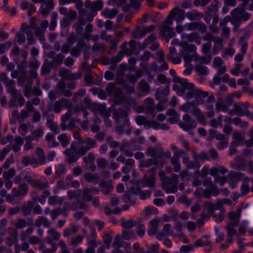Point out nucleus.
Listing matches in <instances>:
<instances>
[{
	"mask_svg": "<svg viewBox=\"0 0 253 253\" xmlns=\"http://www.w3.org/2000/svg\"><path fill=\"white\" fill-rule=\"evenodd\" d=\"M159 222V221L157 219H153L149 221V228L148 230V234L149 236H153L156 233L158 229Z\"/></svg>",
	"mask_w": 253,
	"mask_h": 253,
	"instance_id": "052dcab7",
	"label": "nucleus"
},
{
	"mask_svg": "<svg viewBox=\"0 0 253 253\" xmlns=\"http://www.w3.org/2000/svg\"><path fill=\"white\" fill-rule=\"evenodd\" d=\"M44 134V131L43 127L41 125H39L35 129L32 131V135L30 136L33 138V140L38 141L43 136Z\"/></svg>",
	"mask_w": 253,
	"mask_h": 253,
	"instance_id": "5fc2aeb1",
	"label": "nucleus"
},
{
	"mask_svg": "<svg viewBox=\"0 0 253 253\" xmlns=\"http://www.w3.org/2000/svg\"><path fill=\"white\" fill-rule=\"evenodd\" d=\"M73 115V111L71 110H68L66 113L63 115L61 117V126L62 130L72 129L75 127L76 123H79L78 120H75L73 119L70 120L68 125H66L68 119Z\"/></svg>",
	"mask_w": 253,
	"mask_h": 253,
	"instance_id": "b1692460",
	"label": "nucleus"
},
{
	"mask_svg": "<svg viewBox=\"0 0 253 253\" xmlns=\"http://www.w3.org/2000/svg\"><path fill=\"white\" fill-rule=\"evenodd\" d=\"M171 12L172 16L177 23L182 22L186 17L184 11L178 7L173 8Z\"/></svg>",
	"mask_w": 253,
	"mask_h": 253,
	"instance_id": "de8ad7c7",
	"label": "nucleus"
},
{
	"mask_svg": "<svg viewBox=\"0 0 253 253\" xmlns=\"http://www.w3.org/2000/svg\"><path fill=\"white\" fill-rule=\"evenodd\" d=\"M112 118L118 122L120 121L121 119H123V125L117 126L116 129L118 133H126L129 134L130 133V124L126 111L118 109L114 112Z\"/></svg>",
	"mask_w": 253,
	"mask_h": 253,
	"instance_id": "9b49d317",
	"label": "nucleus"
},
{
	"mask_svg": "<svg viewBox=\"0 0 253 253\" xmlns=\"http://www.w3.org/2000/svg\"><path fill=\"white\" fill-rule=\"evenodd\" d=\"M124 52L123 50L120 51L116 55L112 57L111 60L108 57H103L101 59L102 62L104 64H116L120 62L124 57Z\"/></svg>",
	"mask_w": 253,
	"mask_h": 253,
	"instance_id": "79ce46f5",
	"label": "nucleus"
},
{
	"mask_svg": "<svg viewBox=\"0 0 253 253\" xmlns=\"http://www.w3.org/2000/svg\"><path fill=\"white\" fill-rule=\"evenodd\" d=\"M228 178L230 187L232 189L236 187L237 183L239 181H245L246 179H248V177L246 176L245 174L234 171H230L228 173Z\"/></svg>",
	"mask_w": 253,
	"mask_h": 253,
	"instance_id": "393cba45",
	"label": "nucleus"
},
{
	"mask_svg": "<svg viewBox=\"0 0 253 253\" xmlns=\"http://www.w3.org/2000/svg\"><path fill=\"white\" fill-rule=\"evenodd\" d=\"M174 81L179 83L180 86L177 84L172 85V89L176 91L177 95L182 96L183 99L187 101L192 98L193 95L197 96L200 94L206 96L205 91H204L196 86L191 83H189L188 80L177 77L174 78Z\"/></svg>",
	"mask_w": 253,
	"mask_h": 253,
	"instance_id": "7ed1b4c3",
	"label": "nucleus"
},
{
	"mask_svg": "<svg viewBox=\"0 0 253 253\" xmlns=\"http://www.w3.org/2000/svg\"><path fill=\"white\" fill-rule=\"evenodd\" d=\"M232 137L234 141L233 144L236 146H243L245 143V137L244 132L240 131H235L232 134Z\"/></svg>",
	"mask_w": 253,
	"mask_h": 253,
	"instance_id": "37998d69",
	"label": "nucleus"
},
{
	"mask_svg": "<svg viewBox=\"0 0 253 253\" xmlns=\"http://www.w3.org/2000/svg\"><path fill=\"white\" fill-rule=\"evenodd\" d=\"M122 237L124 239L127 241L134 240L136 237L135 232L131 229H123Z\"/></svg>",
	"mask_w": 253,
	"mask_h": 253,
	"instance_id": "0e129e2a",
	"label": "nucleus"
},
{
	"mask_svg": "<svg viewBox=\"0 0 253 253\" xmlns=\"http://www.w3.org/2000/svg\"><path fill=\"white\" fill-rule=\"evenodd\" d=\"M133 71H129V73L126 74V79L130 83L132 84L134 86V84L138 81V80L143 76L144 72L141 69H137L135 71L134 73H133Z\"/></svg>",
	"mask_w": 253,
	"mask_h": 253,
	"instance_id": "72a5a7b5",
	"label": "nucleus"
},
{
	"mask_svg": "<svg viewBox=\"0 0 253 253\" xmlns=\"http://www.w3.org/2000/svg\"><path fill=\"white\" fill-rule=\"evenodd\" d=\"M26 36H27L28 44H33L34 43V32L29 25L23 24L20 31L17 33L16 35L17 42L19 44L21 45L25 42Z\"/></svg>",
	"mask_w": 253,
	"mask_h": 253,
	"instance_id": "2eb2a0df",
	"label": "nucleus"
},
{
	"mask_svg": "<svg viewBox=\"0 0 253 253\" xmlns=\"http://www.w3.org/2000/svg\"><path fill=\"white\" fill-rule=\"evenodd\" d=\"M102 192L106 195L113 190V185L111 181H101L99 184Z\"/></svg>",
	"mask_w": 253,
	"mask_h": 253,
	"instance_id": "bf43d9fd",
	"label": "nucleus"
},
{
	"mask_svg": "<svg viewBox=\"0 0 253 253\" xmlns=\"http://www.w3.org/2000/svg\"><path fill=\"white\" fill-rule=\"evenodd\" d=\"M99 190L95 188H84L83 189L82 198L86 202H89L91 201L92 195L98 194Z\"/></svg>",
	"mask_w": 253,
	"mask_h": 253,
	"instance_id": "09e8293b",
	"label": "nucleus"
},
{
	"mask_svg": "<svg viewBox=\"0 0 253 253\" xmlns=\"http://www.w3.org/2000/svg\"><path fill=\"white\" fill-rule=\"evenodd\" d=\"M156 170L155 168H152L149 170V176L147 177V174L143 176V180H140L137 182V186L142 187H153L155 185L156 178Z\"/></svg>",
	"mask_w": 253,
	"mask_h": 253,
	"instance_id": "aec40b11",
	"label": "nucleus"
},
{
	"mask_svg": "<svg viewBox=\"0 0 253 253\" xmlns=\"http://www.w3.org/2000/svg\"><path fill=\"white\" fill-rule=\"evenodd\" d=\"M153 165L158 166L159 161L158 160L150 158L145 161L143 160L142 162H141L139 164V168L141 171H143V168H149Z\"/></svg>",
	"mask_w": 253,
	"mask_h": 253,
	"instance_id": "4d7b16f0",
	"label": "nucleus"
},
{
	"mask_svg": "<svg viewBox=\"0 0 253 253\" xmlns=\"http://www.w3.org/2000/svg\"><path fill=\"white\" fill-rule=\"evenodd\" d=\"M132 107L138 113L145 112L148 114H153L156 110L154 100L150 97H147L143 101V106Z\"/></svg>",
	"mask_w": 253,
	"mask_h": 253,
	"instance_id": "f3484780",
	"label": "nucleus"
},
{
	"mask_svg": "<svg viewBox=\"0 0 253 253\" xmlns=\"http://www.w3.org/2000/svg\"><path fill=\"white\" fill-rule=\"evenodd\" d=\"M78 42L77 45L70 50V54L75 57H78L80 54L82 49L85 45V42L83 39L77 40Z\"/></svg>",
	"mask_w": 253,
	"mask_h": 253,
	"instance_id": "8fccbe9b",
	"label": "nucleus"
},
{
	"mask_svg": "<svg viewBox=\"0 0 253 253\" xmlns=\"http://www.w3.org/2000/svg\"><path fill=\"white\" fill-rule=\"evenodd\" d=\"M23 179L34 188L43 190L48 186L47 183L42 182L40 180L33 179L30 175L26 174L23 177Z\"/></svg>",
	"mask_w": 253,
	"mask_h": 253,
	"instance_id": "c756f323",
	"label": "nucleus"
},
{
	"mask_svg": "<svg viewBox=\"0 0 253 253\" xmlns=\"http://www.w3.org/2000/svg\"><path fill=\"white\" fill-rule=\"evenodd\" d=\"M205 92L206 93L205 96L200 93L197 96L193 95L192 98H194V100L186 102L179 108L180 110L185 113H191L197 121L202 125H206L207 119L204 113L197 106L202 105L203 103V99L206 98L209 95L207 91Z\"/></svg>",
	"mask_w": 253,
	"mask_h": 253,
	"instance_id": "39448f33",
	"label": "nucleus"
},
{
	"mask_svg": "<svg viewBox=\"0 0 253 253\" xmlns=\"http://www.w3.org/2000/svg\"><path fill=\"white\" fill-rule=\"evenodd\" d=\"M213 47L212 52L216 55L223 47V39L218 36H214L213 38Z\"/></svg>",
	"mask_w": 253,
	"mask_h": 253,
	"instance_id": "a18cd8bd",
	"label": "nucleus"
},
{
	"mask_svg": "<svg viewBox=\"0 0 253 253\" xmlns=\"http://www.w3.org/2000/svg\"><path fill=\"white\" fill-rule=\"evenodd\" d=\"M157 55L158 58V62L159 63L161 64V65L158 66L156 63L153 62L150 65L151 70L154 72H161L164 70H168L169 66L165 61L164 52L162 50H158L157 52Z\"/></svg>",
	"mask_w": 253,
	"mask_h": 253,
	"instance_id": "5701e85b",
	"label": "nucleus"
},
{
	"mask_svg": "<svg viewBox=\"0 0 253 253\" xmlns=\"http://www.w3.org/2000/svg\"><path fill=\"white\" fill-rule=\"evenodd\" d=\"M48 143V146L49 148L56 147L58 146V143L55 141V135L48 133L45 138Z\"/></svg>",
	"mask_w": 253,
	"mask_h": 253,
	"instance_id": "338daca9",
	"label": "nucleus"
},
{
	"mask_svg": "<svg viewBox=\"0 0 253 253\" xmlns=\"http://www.w3.org/2000/svg\"><path fill=\"white\" fill-rule=\"evenodd\" d=\"M238 0L241 1L242 3L231 11V23L233 25H238L241 21H246L248 20L251 17L250 14L245 11L246 6L248 4L250 5V0ZM249 9H250V8Z\"/></svg>",
	"mask_w": 253,
	"mask_h": 253,
	"instance_id": "6e6552de",
	"label": "nucleus"
},
{
	"mask_svg": "<svg viewBox=\"0 0 253 253\" xmlns=\"http://www.w3.org/2000/svg\"><path fill=\"white\" fill-rule=\"evenodd\" d=\"M128 67L125 63L120 65V70L116 73L115 82L117 84L123 85L127 92L132 93L134 92L135 88L133 86H127V83L124 79L125 71L128 70Z\"/></svg>",
	"mask_w": 253,
	"mask_h": 253,
	"instance_id": "dca6fc26",
	"label": "nucleus"
},
{
	"mask_svg": "<svg viewBox=\"0 0 253 253\" xmlns=\"http://www.w3.org/2000/svg\"><path fill=\"white\" fill-rule=\"evenodd\" d=\"M178 125L183 130L192 134V130L196 127L197 123L194 120L191 119L189 115L184 114L182 117V121L179 122Z\"/></svg>",
	"mask_w": 253,
	"mask_h": 253,
	"instance_id": "412c9836",
	"label": "nucleus"
},
{
	"mask_svg": "<svg viewBox=\"0 0 253 253\" xmlns=\"http://www.w3.org/2000/svg\"><path fill=\"white\" fill-rule=\"evenodd\" d=\"M3 82L7 91L11 94L13 97H16L17 91L15 87V82L10 80H6L5 81H3Z\"/></svg>",
	"mask_w": 253,
	"mask_h": 253,
	"instance_id": "6e6d98bb",
	"label": "nucleus"
},
{
	"mask_svg": "<svg viewBox=\"0 0 253 253\" xmlns=\"http://www.w3.org/2000/svg\"><path fill=\"white\" fill-rule=\"evenodd\" d=\"M29 183H25L23 181L22 183L19 185L18 188H13L11 190V193L16 197H24L28 193L29 191Z\"/></svg>",
	"mask_w": 253,
	"mask_h": 253,
	"instance_id": "7c9ffc66",
	"label": "nucleus"
},
{
	"mask_svg": "<svg viewBox=\"0 0 253 253\" xmlns=\"http://www.w3.org/2000/svg\"><path fill=\"white\" fill-rule=\"evenodd\" d=\"M85 92V89H80L74 94L73 98V102L67 99L62 98L56 101L54 103L53 102H49L47 104V110L48 111H53L55 113H59L63 109L71 107L74 103L81 101L82 98L84 95Z\"/></svg>",
	"mask_w": 253,
	"mask_h": 253,
	"instance_id": "423d86ee",
	"label": "nucleus"
},
{
	"mask_svg": "<svg viewBox=\"0 0 253 253\" xmlns=\"http://www.w3.org/2000/svg\"><path fill=\"white\" fill-rule=\"evenodd\" d=\"M41 3V13L44 16L48 15L54 7V4L52 0H45L44 2Z\"/></svg>",
	"mask_w": 253,
	"mask_h": 253,
	"instance_id": "58836bf2",
	"label": "nucleus"
},
{
	"mask_svg": "<svg viewBox=\"0 0 253 253\" xmlns=\"http://www.w3.org/2000/svg\"><path fill=\"white\" fill-rule=\"evenodd\" d=\"M157 38L156 35L151 34L143 42L138 43L137 47L140 50H144L148 47L151 50H156L160 46L159 43L155 41Z\"/></svg>",
	"mask_w": 253,
	"mask_h": 253,
	"instance_id": "4be33fe9",
	"label": "nucleus"
},
{
	"mask_svg": "<svg viewBox=\"0 0 253 253\" xmlns=\"http://www.w3.org/2000/svg\"><path fill=\"white\" fill-rule=\"evenodd\" d=\"M78 143L73 142L70 148L67 149L64 151V154L68 157V162L69 163H74L77 161L78 159L85 155L87 151L93 148L97 147L96 142L93 139L87 137L83 140H80V145L82 146L77 148Z\"/></svg>",
	"mask_w": 253,
	"mask_h": 253,
	"instance_id": "f03ea898",
	"label": "nucleus"
},
{
	"mask_svg": "<svg viewBox=\"0 0 253 253\" xmlns=\"http://www.w3.org/2000/svg\"><path fill=\"white\" fill-rule=\"evenodd\" d=\"M173 17L171 14V12L169 14L164 22L160 25V36L162 38L165 39L167 42L175 36L174 29L170 26L173 24Z\"/></svg>",
	"mask_w": 253,
	"mask_h": 253,
	"instance_id": "f8f14e48",
	"label": "nucleus"
},
{
	"mask_svg": "<svg viewBox=\"0 0 253 253\" xmlns=\"http://www.w3.org/2000/svg\"><path fill=\"white\" fill-rule=\"evenodd\" d=\"M95 160V155L93 153H89L86 156L83 158V160L86 168L92 171H94L96 169V167L94 164Z\"/></svg>",
	"mask_w": 253,
	"mask_h": 253,
	"instance_id": "e433bc0d",
	"label": "nucleus"
},
{
	"mask_svg": "<svg viewBox=\"0 0 253 253\" xmlns=\"http://www.w3.org/2000/svg\"><path fill=\"white\" fill-rule=\"evenodd\" d=\"M84 102L85 107L95 114L99 113L101 117H110V111L106 109L105 104L92 102L88 96L84 97Z\"/></svg>",
	"mask_w": 253,
	"mask_h": 253,
	"instance_id": "ddd939ff",
	"label": "nucleus"
},
{
	"mask_svg": "<svg viewBox=\"0 0 253 253\" xmlns=\"http://www.w3.org/2000/svg\"><path fill=\"white\" fill-rule=\"evenodd\" d=\"M47 233L48 236L46 238L45 242L48 244H55L53 242L58 240L61 237V234L53 228L49 229Z\"/></svg>",
	"mask_w": 253,
	"mask_h": 253,
	"instance_id": "c03bdc74",
	"label": "nucleus"
},
{
	"mask_svg": "<svg viewBox=\"0 0 253 253\" xmlns=\"http://www.w3.org/2000/svg\"><path fill=\"white\" fill-rule=\"evenodd\" d=\"M33 81H30L25 85L24 95L28 98L31 96L32 93L37 96H40L42 93L41 89L38 87H34L32 92L31 87Z\"/></svg>",
	"mask_w": 253,
	"mask_h": 253,
	"instance_id": "c9c22d12",
	"label": "nucleus"
},
{
	"mask_svg": "<svg viewBox=\"0 0 253 253\" xmlns=\"http://www.w3.org/2000/svg\"><path fill=\"white\" fill-rule=\"evenodd\" d=\"M145 117L141 115H138L135 117V121L138 126H144L145 129H147L150 128V121Z\"/></svg>",
	"mask_w": 253,
	"mask_h": 253,
	"instance_id": "13d9d810",
	"label": "nucleus"
},
{
	"mask_svg": "<svg viewBox=\"0 0 253 253\" xmlns=\"http://www.w3.org/2000/svg\"><path fill=\"white\" fill-rule=\"evenodd\" d=\"M180 39V46L181 49L179 50V53L183 57L185 62L189 63L192 60H196L198 57L196 52L197 48L194 44L189 43L195 42L198 45L200 44L202 39L199 34L196 32L182 33Z\"/></svg>",
	"mask_w": 253,
	"mask_h": 253,
	"instance_id": "f257e3e1",
	"label": "nucleus"
},
{
	"mask_svg": "<svg viewBox=\"0 0 253 253\" xmlns=\"http://www.w3.org/2000/svg\"><path fill=\"white\" fill-rule=\"evenodd\" d=\"M136 46V43L135 41L130 40L128 43L126 42H124L122 44L121 48L124 53L129 56L135 52Z\"/></svg>",
	"mask_w": 253,
	"mask_h": 253,
	"instance_id": "473e14b6",
	"label": "nucleus"
},
{
	"mask_svg": "<svg viewBox=\"0 0 253 253\" xmlns=\"http://www.w3.org/2000/svg\"><path fill=\"white\" fill-rule=\"evenodd\" d=\"M59 75L62 79L58 82L56 89L64 96L70 97L72 95V92L70 89L75 88V81L81 78V74L72 73L66 69H61L59 72Z\"/></svg>",
	"mask_w": 253,
	"mask_h": 253,
	"instance_id": "20e7f679",
	"label": "nucleus"
},
{
	"mask_svg": "<svg viewBox=\"0 0 253 253\" xmlns=\"http://www.w3.org/2000/svg\"><path fill=\"white\" fill-rule=\"evenodd\" d=\"M252 151L250 148H246L243 152L242 155L238 156L235 158L236 163L232 165V168L237 170H245L246 168V164L245 158L252 156Z\"/></svg>",
	"mask_w": 253,
	"mask_h": 253,
	"instance_id": "a211bd4d",
	"label": "nucleus"
},
{
	"mask_svg": "<svg viewBox=\"0 0 253 253\" xmlns=\"http://www.w3.org/2000/svg\"><path fill=\"white\" fill-rule=\"evenodd\" d=\"M106 91L109 96L113 98L114 103L116 104L126 103L131 106V102H135L134 100H126L122 89L117 87L114 83H110L107 84Z\"/></svg>",
	"mask_w": 253,
	"mask_h": 253,
	"instance_id": "9d476101",
	"label": "nucleus"
},
{
	"mask_svg": "<svg viewBox=\"0 0 253 253\" xmlns=\"http://www.w3.org/2000/svg\"><path fill=\"white\" fill-rule=\"evenodd\" d=\"M185 16L189 20L193 21L201 18L203 17V14L202 12H198L196 10H193L192 11L187 12L185 14Z\"/></svg>",
	"mask_w": 253,
	"mask_h": 253,
	"instance_id": "69168bd1",
	"label": "nucleus"
},
{
	"mask_svg": "<svg viewBox=\"0 0 253 253\" xmlns=\"http://www.w3.org/2000/svg\"><path fill=\"white\" fill-rule=\"evenodd\" d=\"M140 6V2L138 0H130V3L126 4L124 7V10L125 12L136 11L137 12Z\"/></svg>",
	"mask_w": 253,
	"mask_h": 253,
	"instance_id": "864d4df0",
	"label": "nucleus"
},
{
	"mask_svg": "<svg viewBox=\"0 0 253 253\" xmlns=\"http://www.w3.org/2000/svg\"><path fill=\"white\" fill-rule=\"evenodd\" d=\"M120 150L121 151L124 152L126 156L131 157L133 155L132 151L141 150V147L134 145L132 142L124 141L123 145L120 147Z\"/></svg>",
	"mask_w": 253,
	"mask_h": 253,
	"instance_id": "bb28decb",
	"label": "nucleus"
},
{
	"mask_svg": "<svg viewBox=\"0 0 253 253\" xmlns=\"http://www.w3.org/2000/svg\"><path fill=\"white\" fill-rule=\"evenodd\" d=\"M100 37L102 40L111 43V45L110 47L111 50L116 49L119 42L118 39L113 37V36L107 35L106 31H102L101 32Z\"/></svg>",
	"mask_w": 253,
	"mask_h": 253,
	"instance_id": "f704fd0d",
	"label": "nucleus"
},
{
	"mask_svg": "<svg viewBox=\"0 0 253 253\" xmlns=\"http://www.w3.org/2000/svg\"><path fill=\"white\" fill-rule=\"evenodd\" d=\"M138 187L137 185L136 187H131L129 192L131 193L138 195L139 198L142 200L148 199L151 195V192L149 190H141Z\"/></svg>",
	"mask_w": 253,
	"mask_h": 253,
	"instance_id": "4c0bfd02",
	"label": "nucleus"
},
{
	"mask_svg": "<svg viewBox=\"0 0 253 253\" xmlns=\"http://www.w3.org/2000/svg\"><path fill=\"white\" fill-rule=\"evenodd\" d=\"M36 154L37 157V159L36 160L38 165H43L46 163L43 149L41 148H37L36 150Z\"/></svg>",
	"mask_w": 253,
	"mask_h": 253,
	"instance_id": "680f3d73",
	"label": "nucleus"
},
{
	"mask_svg": "<svg viewBox=\"0 0 253 253\" xmlns=\"http://www.w3.org/2000/svg\"><path fill=\"white\" fill-rule=\"evenodd\" d=\"M11 114L20 123L23 122L30 116V113L25 109H23L20 113L17 110H14L12 112Z\"/></svg>",
	"mask_w": 253,
	"mask_h": 253,
	"instance_id": "49530a36",
	"label": "nucleus"
},
{
	"mask_svg": "<svg viewBox=\"0 0 253 253\" xmlns=\"http://www.w3.org/2000/svg\"><path fill=\"white\" fill-rule=\"evenodd\" d=\"M84 102L85 107L95 114L99 113L101 117H110V111L106 109L105 104L92 102L88 96L84 97Z\"/></svg>",
	"mask_w": 253,
	"mask_h": 253,
	"instance_id": "4468645a",
	"label": "nucleus"
},
{
	"mask_svg": "<svg viewBox=\"0 0 253 253\" xmlns=\"http://www.w3.org/2000/svg\"><path fill=\"white\" fill-rule=\"evenodd\" d=\"M86 208V205L84 202H81L78 200L75 203L71 205L68 202H66L63 205V208L62 210H61L62 214L64 216H66V212L70 211L71 210H76V209H84L85 210Z\"/></svg>",
	"mask_w": 253,
	"mask_h": 253,
	"instance_id": "c85d7f7f",
	"label": "nucleus"
},
{
	"mask_svg": "<svg viewBox=\"0 0 253 253\" xmlns=\"http://www.w3.org/2000/svg\"><path fill=\"white\" fill-rule=\"evenodd\" d=\"M207 101L204 102L203 101L204 108L206 110V116L207 117L211 118L214 117L215 113L214 110V104L215 101V97L212 95L208 96Z\"/></svg>",
	"mask_w": 253,
	"mask_h": 253,
	"instance_id": "cd10ccee",
	"label": "nucleus"
},
{
	"mask_svg": "<svg viewBox=\"0 0 253 253\" xmlns=\"http://www.w3.org/2000/svg\"><path fill=\"white\" fill-rule=\"evenodd\" d=\"M193 158L194 161L190 160L187 154H185L184 155L182 156V163L187 168L190 169H200L201 165L196 157L195 154H193Z\"/></svg>",
	"mask_w": 253,
	"mask_h": 253,
	"instance_id": "2f4dec72",
	"label": "nucleus"
},
{
	"mask_svg": "<svg viewBox=\"0 0 253 253\" xmlns=\"http://www.w3.org/2000/svg\"><path fill=\"white\" fill-rule=\"evenodd\" d=\"M152 56V53L149 51H145L143 54L141 56V62L140 63V67L144 70L147 74L149 76L151 72L152 71L151 68L150 70L147 69V62L149 60L150 57Z\"/></svg>",
	"mask_w": 253,
	"mask_h": 253,
	"instance_id": "a19ab883",
	"label": "nucleus"
},
{
	"mask_svg": "<svg viewBox=\"0 0 253 253\" xmlns=\"http://www.w3.org/2000/svg\"><path fill=\"white\" fill-rule=\"evenodd\" d=\"M236 205V202H234L233 200L229 198H218L216 199V209L217 210H222L223 206H228L233 207Z\"/></svg>",
	"mask_w": 253,
	"mask_h": 253,
	"instance_id": "603ef678",
	"label": "nucleus"
},
{
	"mask_svg": "<svg viewBox=\"0 0 253 253\" xmlns=\"http://www.w3.org/2000/svg\"><path fill=\"white\" fill-rule=\"evenodd\" d=\"M51 246V249L46 248L43 243H41L39 246V251L42 253H56L58 248L57 244H49Z\"/></svg>",
	"mask_w": 253,
	"mask_h": 253,
	"instance_id": "e2e57ef3",
	"label": "nucleus"
},
{
	"mask_svg": "<svg viewBox=\"0 0 253 253\" xmlns=\"http://www.w3.org/2000/svg\"><path fill=\"white\" fill-rule=\"evenodd\" d=\"M227 169L223 166H219L218 167L212 168L210 169V174L214 177V182L219 183L221 186L226 182V178L225 176H218V173H220L224 174L227 172Z\"/></svg>",
	"mask_w": 253,
	"mask_h": 253,
	"instance_id": "6ab92c4d",
	"label": "nucleus"
},
{
	"mask_svg": "<svg viewBox=\"0 0 253 253\" xmlns=\"http://www.w3.org/2000/svg\"><path fill=\"white\" fill-rule=\"evenodd\" d=\"M159 176L162 181V188L166 193H175L177 191L178 174L172 173L170 178H168L165 172L161 170L159 172Z\"/></svg>",
	"mask_w": 253,
	"mask_h": 253,
	"instance_id": "1a4fd4ad",
	"label": "nucleus"
},
{
	"mask_svg": "<svg viewBox=\"0 0 253 253\" xmlns=\"http://www.w3.org/2000/svg\"><path fill=\"white\" fill-rule=\"evenodd\" d=\"M137 90L142 95L145 96L150 93L151 86L145 80L142 79L138 84Z\"/></svg>",
	"mask_w": 253,
	"mask_h": 253,
	"instance_id": "ea45409f",
	"label": "nucleus"
},
{
	"mask_svg": "<svg viewBox=\"0 0 253 253\" xmlns=\"http://www.w3.org/2000/svg\"><path fill=\"white\" fill-rule=\"evenodd\" d=\"M203 185L205 187H210L209 188L203 189L198 188L194 193V195L198 199L202 198H210L211 196L216 197L219 194V189L217 186L212 184L211 178H208L203 181Z\"/></svg>",
	"mask_w": 253,
	"mask_h": 253,
	"instance_id": "0eeeda50",
	"label": "nucleus"
},
{
	"mask_svg": "<svg viewBox=\"0 0 253 253\" xmlns=\"http://www.w3.org/2000/svg\"><path fill=\"white\" fill-rule=\"evenodd\" d=\"M77 41V36L74 33H71L67 38V42L69 44L65 43L62 45L61 51L64 53L69 52L71 45Z\"/></svg>",
	"mask_w": 253,
	"mask_h": 253,
	"instance_id": "3c124183",
	"label": "nucleus"
},
{
	"mask_svg": "<svg viewBox=\"0 0 253 253\" xmlns=\"http://www.w3.org/2000/svg\"><path fill=\"white\" fill-rule=\"evenodd\" d=\"M48 25L47 20H43L41 23V29L38 27L36 25L32 24L30 26L31 27V30L34 31L35 36L42 43L44 41V37L43 33L45 30L47 28Z\"/></svg>",
	"mask_w": 253,
	"mask_h": 253,
	"instance_id": "a878e982",
	"label": "nucleus"
},
{
	"mask_svg": "<svg viewBox=\"0 0 253 253\" xmlns=\"http://www.w3.org/2000/svg\"><path fill=\"white\" fill-rule=\"evenodd\" d=\"M70 135L68 133H64L58 136V139L63 147H66L69 144Z\"/></svg>",
	"mask_w": 253,
	"mask_h": 253,
	"instance_id": "774afa93",
	"label": "nucleus"
}]
</instances>
